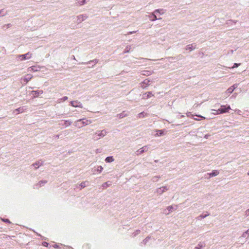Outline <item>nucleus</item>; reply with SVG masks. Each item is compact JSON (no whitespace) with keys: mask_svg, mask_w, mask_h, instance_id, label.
<instances>
[{"mask_svg":"<svg viewBox=\"0 0 249 249\" xmlns=\"http://www.w3.org/2000/svg\"><path fill=\"white\" fill-rule=\"evenodd\" d=\"M231 109L230 106L229 105H221L219 108L217 110H213V111H215V113H213V114H221L223 113H226L229 112V111Z\"/></svg>","mask_w":249,"mask_h":249,"instance_id":"f257e3e1","label":"nucleus"},{"mask_svg":"<svg viewBox=\"0 0 249 249\" xmlns=\"http://www.w3.org/2000/svg\"><path fill=\"white\" fill-rule=\"evenodd\" d=\"M163 11V9H158L155 10L150 15L149 18L150 20L152 21H156L158 19H161V18H158V13L159 12H162Z\"/></svg>","mask_w":249,"mask_h":249,"instance_id":"f03ea898","label":"nucleus"},{"mask_svg":"<svg viewBox=\"0 0 249 249\" xmlns=\"http://www.w3.org/2000/svg\"><path fill=\"white\" fill-rule=\"evenodd\" d=\"M88 18V16L86 14H82L78 16L77 17V21L76 23L77 24L81 23L82 21H84Z\"/></svg>","mask_w":249,"mask_h":249,"instance_id":"7ed1b4c3","label":"nucleus"},{"mask_svg":"<svg viewBox=\"0 0 249 249\" xmlns=\"http://www.w3.org/2000/svg\"><path fill=\"white\" fill-rule=\"evenodd\" d=\"M32 53L28 52L25 54H20L18 55V58H20L21 60H25L29 59L31 57Z\"/></svg>","mask_w":249,"mask_h":249,"instance_id":"20e7f679","label":"nucleus"},{"mask_svg":"<svg viewBox=\"0 0 249 249\" xmlns=\"http://www.w3.org/2000/svg\"><path fill=\"white\" fill-rule=\"evenodd\" d=\"M70 105L73 107H83V105L82 103L78 101H72L70 102Z\"/></svg>","mask_w":249,"mask_h":249,"instance_id":"39448f33","label":"nucleus"},{"mask_svg":"<svg viewBox=\"0 0 249 249\" xmlns=\"http://www.w3.org/2000/svg\"><path fill=\"white\" fill-rule=\"evenodd\" d=\"M47 183V180H41L39 181L37 184H36L34 185V188L36 189H38L39 188L43 186L45 184Z\"/></svg>","mask_w":249,"mask_h":249,"instance_id":"423d86ee","label":"nucleus"},{"mask_svg":"<svg viewBox=\"0 0 249 249\" xmlns=\"http://www.w3.org/2000/svg\"><path fill=\"white\" fill-rule=\"evenodd\" d=\"M169 190V187L166 186L160 187L157 189V192L159 195H162L164 192Z\"/></svg>","mask_w":249,"mask_h":249,"instance_id":"0eeeda50","label":"nucleus"},{"mask_svg":"<svg viewBox=\"0 0 249 249\" xmlns=\"http://www.w3.org/2000/svg\"><path fill=\"white\" fill-rule=\"evenodd\" d=\"M148 149V147L147 145L143 146L142 148L139 149L136 152V154L137 155H139L142 154V153L146 152Z\"/></svg>","mask_w":249,"mask_h":249,"instance_id":"6e6552de","label":"nucleus"},{"mask_svg":"<svg viewBox=\"0 0 249 249\" xmlns=\"http://www.w3.org/2000/svg\"><path fill=\"white\" fill-rule=\"evenodd\" d=\"M43 93V90H36L31 91V94L34 96V98L37 97L39 95Z\"/></svg>","mask_w":249,"mask_h":249,"instance_id":"1a4fd4ad","label":"nucleus"},{"mask_svg":"<svg viewBox=\"0 0 249 249\" xmlns=\"http://www.w3.org/2000/svg\"><path fill=\"white\" fill-rule=\"evenodd\" d=\"M77 122L81 123L83 125H87L91 123V121L88 120H86V119H81L78 120Z\"/></svg>","mask_w":249,"mask_h":249,"instance_id":"9d476101","label":"nucleus"},{"mask_svg":"<svg viewBox=\"0 0 249 249\" xmlns=\"http://www.w3.org/2000/svg\"><path fill=\"white\" fill-rule=\"evenodd\" d=\"M196 44L195 43H193V44L187 45L185 47V49L186 50H189L190 51H192L195 50V49H196Z\"/></svg>","mask_w":249,"mask_h":249,"instance_id":"9b49d317","label":"nucleus"},{"mask_svg":"<svg viewBox=\"0 0 249 249\" xmlns=\"http://www.w3.org/2000/svg\"><path fill=\"white\" fill-rule=\"evenodd\" d=\"M154 96V94L151 91H148L143 94L142 99H147Z\"/></svg>","mask_w":249,"mask_h":249,"instance_id":"f8f14e48","label":"nucleus"},{"mask_svg":"<svg viewBox=\"0 0 249 249\" xmlns=\"http://www.w3.org/2000/svg\"><path fill=\"white\" fill-rule=\"evenodd\" d=\"M33 75L31 74H26L22 79L25 82V84L27 83L32 78Z\"/></svg>","mask_w":249,"mask_h":249,"instance_id":"ddd939ff","label":"nucleus"},{"mask_svg":"<svg viewBox=\"0 0 249 249\" xmlns=\"http://www.w3.org/2000/svg\"><path fill=\"white\" fill-rule=\"evenodd\" d=\"M99 136L100 138L106 136L107 134V132L105 129H103L101 131H99L98 132L95 133Z\"/></svg>","mask_w":249,"mask_h":249,"instance_id":"4468645a","label":"nucleus"},{"mask_svg":"<svg viewBox=\"0 0 249 249\" xmlns=\"http://www.w3.org/2000/svg\"><path fill=\"white\" fill-rule=\"evenodd\" d=\"M219 173L218 170H213L211 172L208 173L210 178L215 177L218 175Z\"/></svg>","mask_w":249,"mask_h":249,"instance_id":"2eb2a0df","label":"nucleus"},{"mask_svg":"<svg viewBox=\"0 0 249 249\" xmlns=\"http://www.w3.org/2000/svg\"><path fill=\"white\" fill-rule=\"evenodd\" d=\"M43 164V162L42 161L38 160V161H36L34 163L32 164L31 165V166H34L36 168V169H37L40 166L42 165Z\"/></svg>","mask_w":249,"mask_h":249,"instance_id":"dca6fc26","label":"nucleus"},{"mask_svg":"<svg viewBox=\"0 0 249 249\" xmlns=\"http://www.w3.org/2000/svg\"><path fill=\"white\" fill-rule=\"evenodd\" d=\"M99 61V60L98 59H93L92 60H90V61H89V62H86V63H85V62H82V63H79V64H90V63H93L92 64V66H93L94 65H95L96 64H97Z\"/></svg>","mask_w":249,"mask_h":249,"instance_id":"f3484780","label":"nucleus"},{"mask_svg":"<svg viewBox=\"0 0 249 249\" xmlns=\"http://www.w3.org/2000/svg\"><path fill=\"white\" fill-rule=\"evenodd\" d=\"M24 110L25 109L24 107H19L14 110V113L16 114H18L20 113L23 112Z\"/></svg>","mask_w":249,"mask_h":249,"instance_id":"a211bd4d","label":"nucleus"},{"mask_svg":"<svg viewBox=\"0 0 249 249\" xmlns=\"http://www.w3.org/2000/svg\"><path fill=\"white\" fill-rule=\"evenodd\" d=\"M153 72V71H141V75H144V76H149L152 74Z\"/></svg>","mask_w":249,"mask_h":249,"instance_id":"6ab92c4d","label":"nucleus"},{"mask_svg":"<svg viewBox=\"0 0 249 249\" xmlns=\"http://www.w3.org/2000/svg\"><path fill=\"white\" fill-rule=\"evenodd\" d=\"M29 71H32L34 72L40 70V68L39 67L33 66L32 67H30L28 68Z\"/></svg>","mask_w":249,"mask_h":249,"instance_id":"aec40b11","label":"nucleus"},{"mask_svg":"<svg viewBox=\"0 0 249 249\" xmlns=\"http://www.w3.org/2000/svg\"><path fill=\"white\" fill-rule=\"evenodd\" d=\"M164 134V130L161 129V130H156V136H163Z\"/></svg>","mask_w":249,"mask_h":249,"instance_id":"412c9836","label":"nucleus"},{"mask_svg":"<svg viewBox=\"0 0 249 249\" xmlns=\"http://www.w3.org/2000/svg\"><path fill=\"white\" fill-rule=\"evenodd\" d=\"M210 215V213H208V212H206V214H200V215H199L197 217V219L198 220H199V219H203V218H206V217H207L208 216H209Z\"/></svg>","mask_w":249,"mask_h":249,"instance_id":"4be33fe9","label":"nucleus"},{"mask_svg":"<svg viewBox=\"0 0 249 249\" xmlns=\"http://www.w3.org/2000/svg\"><path fill=\"white\" fill-rule=\"evenodd\" d=\"M114 158L113 156L107 157L105 159V161L107 163H110L114 161Z\"/></svg>","mask_w":249,"mask_h":249,"instance_id":"5701e85b","label":"nucleus"},{"mask_svg":"<svg viewBox=\"0 0 249 249\" xmlns=\"http://www.w3.org/2000/svg\"><path fill=\"white\" fill-rule=\"evenodd\" d=\"M205 245V243L204 242H200L197 246H196L195 249H202L203 247Z\"/></svg>","mask_w":249,"mask_h":249,"instance_id":"b1692460","label":"nucleus"},{"mask_svg":"<svg viewBox=\"0 0 249 249\" xmlns=\"http://www.w3.org/2000/svg\"><path fill=\"white\" fill-rule=\"evenodd\" d=\"M88 183V181H83L80 184V189L81 190L83 188H85L86 186H87V184Z\"/></svg>","mask_w":249,"mask_h":249,"instance_id":"393cba45","label":"nucleus"},{"mask_svg":"<svg viewBox=\"0 0 249 249\" xmlns=\"http://www.w3.org/2000/svg\"><path fill=\"white\" fill-rule=\"evenodd\" d=\"M110 185H111V182H110V181H107L106 182H105L102 184L103 189H106L108 187H109Z\"/></svg>","mask_w":249,"mask_h":249,"instance_id":"a878e982","label":"nucleus"},{"mask_svg":"<svg viewBox=\"0 0 249 249\" xmlns=\"http://www.w3.org/2000/svg\"><path fill=\"white\" fill-rule=\"evenodd\" d=\"M127 114L125 112V111H123L122 113L118 114V117L119 119H122L124 117L127 116Z\"/></svg>","mask_w":249,"mask_h":249,"instance_id":"bb28decb","label":"nucleus"},{"mask_svg":"<svg viewBox=\"0 0 249 249\" xmlns=\"http://www.w3.org/2000/svg\"><path fill=\"white\" fill-rule=\"evenodd\" d=\"M7 14V11L5 10L4 9L0 10V17H2Z\"/></svg>","mask_w":249,"mask_h":249,"instance_id":"cd10ccee","label":"nucleus"},{"mask_svg":"<svg viewBox=\"0 0 249 249\" xmlns=\"http://www.w3.org/2000/svg\"><path fill=\"white\" fill-rule=\"evenodd\" d=\"M177 207V206H176L175 207H174L173 206H169L167 207V209L168 210L169 213H170L172 212L174 210H176Z\"/></svg>","mask_w":249,"mask_h":249,"instance_id":"c85d7f7f","label":"nucleus"},{"mask_svg":"<svg viewBox=\"0 0 249 249\" xmlns=\"http://www.w3.org/2000/svg\"><path fill=\"white\" fill-rule=\"evenodd\" d=\"M242 237L244 238H248V237H249V229L248 230L245 232H243L242 234Z\"/></svg>","mask_w":249,"mask_h":249,"instance_id":"c756f323","label":"nucleus"},{"mask_svg":"<svg viewBox=\"0 0 249 249\" xmlns=\"http://www.w3.org/2000/svg\"><path fill=\"white\" fill-rule=\"evenodd\" d=\"M149 239H150V237L147 236V237H146L144 239H143L142 240V242L141 243L143 244L144 245H145L148 242V241H149Z\"/></svg>","mask_w":249,"mask_h":249,"instance_id":"7c9ffc66","label":"nucleus"},{"mask_svg":"<svg viewBox=\"0 0 249 249\" xmlns=\"http://www.w3.org/2000/svg\"><path fill=\"white\" fill-rule=\"evenodd\" d=\"M234 91V88H231V87L228 88V89L227 90L226 92L227 93L231 94Z\"/></svg>","mask_w":249,"mask_h":249,"instance_id":"2f4dec72","label":"nucleus"},{"mask_svg":"<svg viewBox=\"0 0 249 249\" xmlns=\"http://www.w3.org/2000/svg\"><path fill=\"white\" fill-rule=\"evenodd\" d=\"M78 3L79 5H83L86 3V0H79Z\"/></svg>","mask_w":249,"mask_h":249,"instance_id":"473e14b6","label":"nucleus"},{"mask_svg":"<svg viewBox=\"0 0 249 249\" xmlns=\"http://www.w3.org/2000/svg\"><path fill=\"white\" fill-rule=\"evenodd\" d=\"M237 21H234L232 20H229L227 21L226 24L227 25H231L232 23L235 24L236 23Z\"/></svg>","mask_w":249,"mask_h":249,"instance_id":"72a5a7b5","label":"nucleus"},{"mask_svg":"<svg viewBox=\"0 0 249 249\" xmlns=\"http://www.w3.org/2000/svg\"><path fill=\"white\" fill-rule=\"evenodd\" d=\"M11 26V24L10 23L6 24L2 26V29L5 30V29H7Z\"/></svg>","mask_w":249,"mask_h":249,"instance_id":"f704fd0d","label":"nucleus"},{"mask_svg":"<svg viewBox=\"0 0 249 249\" xmlns=\"http://www.w3.org/2000/svg\"><path fill=\"white\" fill-rule=\"evenodd\" d=\"M146 114L144 112H142L138 114V116L140 118H144Z\"/></svg>","mask_w":249,"mask_h":249,"instance_id":"c9c22d12","label":"nucleus"},{"mask_svg":"<svg viewBox=\"0 0 249 249\" xmlns=\"http://www.w3.org/2000/svg\"><path fill=\"white\" fill-rule=\"evenodd\" d=\"M160 178V176H155V177L152 178V180L153 182H156V181H158V179Z\"/></svg>","mask_w":249,"mask_h":249,"instance_id":"e433bc0d","label":"nucleus"},{"mask_svg":"<svg viewBox=\"0 0 249 249\" xmlns=\"http://www.w3.org/2000/svg\"><path fill=\"white\" fill-rule=\"evenodd\" d=\"M71 122L69 120H66L65 121V125L66 126H69L71 124Z\"/></svg>","mask_w":249,"mask_h":249,"instance_id":"4c0bfd02","label":"nucleus"},{"mask_svg":"<svg viewBox=\"0 0 249 249\" xmlns=\"http://www.w3.org/2000/svg\"><path fill=\"white\" fill-rule=\"evenodd\" d=\"M241 65V63H234L233 66L231 67L232 69L236 68Z\"/></svg>","mask_w":249,"mask_h":249,"instance_id":"58836bf2","label":"nucleus"},{"mask_svg":"<svg viewBox=\"0 0 249 249\" xmlns=\"http://www.w3.org/2000/svg\"><path fill=\"white\" fill-rule=\"evenodd\" d=\"M103 168L102 166H98V167L97 168V171L99 173H101L103 171Z\"/></svg>","mask_w":249,"mask_h":249,"instance_id":"ea45409f","label":"nucleus"},{"mask_svg":"<svg viewBox=\"0 0 249 249\" xmlns=\"http://www.w3.org/2000/svg\"><path fill=\"white\" fill-rule=\"evenodd\" d=\"M1 220L6 223H11V222L8 219L1 218Z\"/></svg>","mask_w":249,"mask_h":249,"instance_id":"a19ab883","label":"nucleus"},{"mask_svg":"<svg viewBox=\"0 0 249 249\" xmlns=\"http://www.w3.org/2000/svg\"><path fill=\"white\" fill-rule=\"evenodd\" d=\"M140 230H136L133 233V235L134 236H136L137 235H138V234H139L140 233Z\"/></svg>","mask_w":249,"mask_h":249,"instance_id":"79ce46f5","label":"nucleus"},{"mask_svg":"<svg viewBox=\"0 0 249 249\" xmlns=\"http://www.w3.org/2000/svg\"><path fill=\"white\" fill-rule=\"evenodd\" d=\"M129 51H130V47L126 46L125 49L124 50V53H128L129 52Z\"/></svg>","mask_w":249,"mask_h":249,"instance_id":"37998d69","label":"nucleus"},{"mask_svg":"<svg viewBox=\"0 0 249 249\" xmlns=\"http://www.w3.org/2000/svg\"><path fill=\"white\" fill-rule=\"evenodd\" d=\"M150 82L149 80H148L147 79H145L143 81V84L146 85L147 86L149 85V82Z\"/></svg>","mask_w":249,"mask_h":249,"instance_id":"c03bdc74","label":"nucleus"},{"mask_svg":"<svg viewBox=\"0 0 249 249\" xmlns=\"http://www.w3.org/2000/svg\"><path fill=\"white\" fill-rule=\"evenodd\" d=\"M42 245L44 246V247H48L49 245V243L47 242H43L42 243Z\"/></svg>","mask_w":249,"mask_h":249,"instance_id":"a18cd8bd","label":"nucleus"},{"mask_svg":"<svg viewBox=\"0 0 249 249\" xmlns=\"http://www.w3.org/2000/svg\"><path fill=\"white\" fill-rule=\"evenodd\" d=\"M238 86V84H233L232 86H231V88H234V90L237 88Z\"/></svg>","mask_w":249,"mask_h":249,"instance_id":"49530a36","label":"nucleus"},{"mask_svg":"<svg viewBox=\"0 0 249 249\" xmlns=\"http://www.w3.org/2000/svg\"><path fill=\"white\" fill-rule=\"evenodd\" d=\"M68 99L67 96H64L63 97L61 100H62L63 101H66Z\"/></svg>","mask_w":249,"mask_h":249,"instance_id":"de8ad7c7","label":"nucleus"},{"mask_svg":"<svg viewBox=\"0 0 249 249\" xmlns=\"http://www.w3.org/2000/svg\"><path fill=\"white\" fill-rule=\"evenodd\" d=\"M211 136L210 134H205V136H204V138H205L206 139H207L209 138V137Z\"/></svg>","mask_w":249,"mask_h":249,"instance_id":"09e8293b","label":"nucleus"},{"mask_svg":"<svg viewBox=\"0 0 249 249\" xmlns=\"http://www.w3.org/2000/svg\"><path fill=\"white\" fill-rule=\"evenodd\" d=\"M53 246L55 249H59V248H60L59 246L58 245H57V244H54Z\"/></svg>","mask_w":249,"mask_h":249,"instance_id":"8fccbe9b","label":"nucleus"},{"mask_svg":"<svg viewBox=\"0 0 249 249\" xmlns=\"http://www.w3.org/2000/svg\"><path fill=\"white\" fill-rule=\"evenodd\" d=\"M245 213H246L245 214H246V215L247 216L249 215V208L246 211Z\"/></svg>","mask_w":249,"mask_h":249,"instance_id":"3c124183","label":"nucleus"},{"mask_svg":"<svg viewBox=\"0 0 249 249\" xmlns=\"http://www.w3.org/2000/svg\"><path fill=\"white\" fill-rule=\"evenodd\" d=\"M163 11H164V10L162 12L161 11V12H159V13H158V16L159 15H161V14H163L164 13Z\"/></svg>","mask_w":249,"mask_h":249,"instance_id":"603ef678","label":"nucleus"},{"mask_svg":"<svg viewBox=\"0 0 249 249\" xmlns=\"http://www.w3.org/2000/svg\"><path fill=\"white\" fill-rule=\"evenodd\" d=\"M134 33H136V31H133V32H129L128 33V35H131V34H132Z\"/></svg>","mask_w":249,"mask_h":249,"instance_id":"864d4df0","label":"nucleus"},{"mask_svg":"<svg viewBox=\"0 0 249 249\" xmlns=\"http://www.w3.org/2000/svg\"><path fill=\"white\" fill-rule=\"evenodd\" d=\"M196 116L198 117L201 118H205L204 117L200 115H196Z\"/></svg>","mask_w":249,"mask_h":249,"instance_id":"5fc2aeb1","label":"nucleus"},{"mask_svg":"<svg viewBox=\"0 0 249 249\" xmlns=\"http://www.w3.org/2000/svg\"><path fill=\"white\" fill-rule=\"evenodd\" d=\"M72 59L76 60V59H75V56L74 55L72 56Z\"/></svg>","mask_w":249,"mask_h":249,"instance_id":"6e6d98bb","label":"nucleus"},{"mask_svg":"<svg viewBox=\"0 0 249 249\" xmlns=\"http://www.w3.org/2000/svg\"><path fill=\"white\" fill-rule=\"evenodd\" d=\"M179 118L184 117V115H179Z\"/></svg>","mask_w":249,"mask_h":249,"instance_id":"4d7b16f0","label":"nucleus"},{"mask_svg":"<svg viewBox=\"0 0 249 249\" xmlns=\"http://www.w3.org/2000/svg\"><path fill=\"white\" fill-rule=\"evenodd\" d=\"M195 120H201V119H198V118H194Z\"/></svg>","mask_w":249,"mask_h":249,"instance_id":"13d9d810","label":"nucleus"},{"mask_svg":"<svg viewBox=\"0 0 249 249\" xmlns=\"http://www.w3.org/2000/svg\"><path fill=\"white\" fill-rule=\"evenodd\" d=\"M36 234H37V235L38 236H41V235H40V234H39V233H37Z\"/></svg>","mask_w":249,"mask_h":249,"instance_id":"bf43d9fd","label":"nucleus"},{"mask_svg":"<svg viewBox=\"0 0 249 249\" xmlns=\"http://www.w3.org/2000/svg\"><path fill=\"white\" fill-rule=\"evenodd\" d=\"M214 109H213L212 111H213V113H215V111H213Z\"/></svg>","mask_w":249,"mask_h":249,"instance_id":"052dcab7","label":"nucleus"},{"mask_svg":"<svg viewBox=\"0 0 249 249\" xmlns=\"http://www.w3.org/2000/svg\"><path fill=\"white\" fill-rule=\"evenodd\" d=\"M56 138H59V135H56Z\"/></svg>","mask_w":249,"mask_h":249,"instance_id":"680f3d73","label":"nucleus"},{"mask_svg":"<svg viewBox=\"0 0 249 249\" xmlns=\"http://www.w3.org/2000/svg\"><path fill=\"white\" fill-rule=\"evenodd\" d=\"M248 175H249V171H248Z\"/></svg>","mask_w":249,"mask_h":249,"instance_id":"e2e57ef3","label":"nucleus"}]
</instances>
